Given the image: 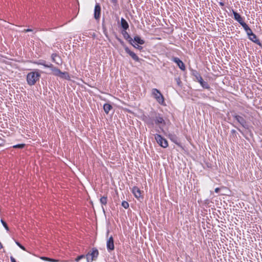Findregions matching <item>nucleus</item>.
<instances>
[{
  "instance_id": "obj_33",
  "label": "nucleus",
  "mask_w": 262,
  "mask_h": 262,
  "mask_svg": "<svg viewBox=\"0 0 262 262\" xmlns=\"http://www.w3.org/2000/svg\"><path fill=\"white\" fill-rule=\"evenodd\" d=\"M31 31H32V29H25L24 30V32H31Z\"/></svg>"
},
{
  "instance_id": "obj_16",
  "label": "nucleus",
  "mask_w": 262,
  "mask_h": 262,
  "mask_svg": "<svg viewBox=\"0 0 262 262\" xmlns=\"http://www.w3.org/2000/svg\"><path fill=\"white\" fill-rule=\"evenodd\" d=\"M112 108V106L110 104L106 103L103 106L104 111L106 114H108Z\"/></svg>"
},
{
  "instance_id": "obj_11",
  "label": "nucleus",
  "mask_w": 262,
  "mask_h": 262,
  "mask_svg": "<svg viewBox=\"0 0 262 262\" xmlns=\"http://www.w3.org/2000/svg\"><path fill=\"white\" fill-rule=\"evenodd\" d=\"M196 79L203 88L206 89H208L209 88L208 83L204 81L202 77L200 76V75L196 76Z\"/></svg>"
},
{
  "instance_id": "obj_22",
  "label": "nucleus",
  "mask_w": 262,
  "mask_h": 262,
  "mask_svg": "<svg viewBox=\"0 0 262 262\" xmlns=\"http://www.w3.org/2000/svg\"><path fill=\"white\" fill-rule=\"evenodd\" d=\"M41 258L43 260H48L49 261H52V262L59 261V260L57 259H52V258H50L46 257H41Z\"/></svg>"
},
{
  "instance_id": "obj_3",
  "label": "nucleus",
  "mask_w": 262,
  "mask_h": 262,
  "mask_svg": "<svg viewBox=\"0 0 262 262\" xmlns=\"http://www.w3.org/2000/svg\"><path fill=\"white\" fill-rule=\"evenodd\" d=\"M53 72V75L58 76L61 78L69 79L70 77L67 72H62L59 69L54 67L52 66V67L50 68Z\"/></svg>"
},
{
  "instance_id": "obj_4",
  "label": "nucleus",
  "mask_w": 262,
  "mask_h": 262,
  "mask_svg": "<svg viewBox=\"0 0 262 262\" xmlns=\"http://www.w3.org/2000/svg\"><path fill=\"white\" fill-rule=\"evenodd\" d=\"M99 252L98 250L95 248H93L92 251L86 255L87 262H93V260H95Z\"/></svg>"
},
{
  "instance_id": "obj_36",
  "label": "nucleus",
  "mask_w": 262,
  "mask_h": 262,
  "mask_svg": "<svg viewBox=\"0 0 262 262\" xmlns=\"http://www.w3.org/2000/svg\"><path fill=\"white\" fill-rule=\"evenodd\" d=\"M3 248V246H2V244H1V243L0 242V249H2Z\"/></svg>"
},
{
  "instance_id": "obj_18",
  "label": "nucleus",
  "mask_w": 262,
  "mask_h": 262,
  "mask_svg": "<svg viewBox=\"0 0 262 262\" xmlns=\"http://www.w3.org/2000/svg\"><path fill=\"white\" fill-rule=\"evenodd\" d=\"M133 41H135L140 45H143L144 43V41L138 36H135Z\"/></svg>"
},
{
  "instance_id": "obj_21",
  "label": "nucleus",
  "mask_w": 262,
  "mask_h": 262,
  "mask_svg": "<svg viewBox=\"0 0 262 262\" xmlns=\"http://www.w3.org/2000/svg\"><path fill=\"white\" fill-rule=\"evenodd\" d=\"M100 201L102 205H105L107 204V197L105 196L101 197Z\"/></svg>"
},
{
  "instance_id": "obj_17",
  "label": "nucleus",
  "mask_w": 262,
  "mask_h": 262,
  "mask_svg": "<svg viewBox=\"0 0 262 262\" xmlns=\"http://www.w3.org/2000/svg\"><path fill=\"white\" fill-rule=\"evenodd\" d=\"M121 23L122 27L124 29L126 30L128 28V25L127 21L124 18H121Z\"/></svg>"
},
{
  "instance_id": "obj_15",
  "label": "nucleus",
  "mask_w": 262,
  "mask_h": 262,
  "mask_svg": "<svg viewBox=\"0 0 262 262\" xmlns=\"http://www.w3.org/2000/svg\"><path fill=\"white\" fill-rule=\"evenodd\" d=\"M155 122L156 124H165V121L163 118L160 116H156L155 118Z\"/></svg>"
},
{
  "instance_id": "obj_26",
  "label": "nucleus",
  "mask_w": 262,
  "mask_h": 262,
  "mask_svg": "<svg viewBox=\"0 0 262 262\" xmlns=\"http://www.w3.org/2000/svg\"><path fill=\"white\" fill-rule=\"evenodd\" d=\"M86 257V255H81L79 256H78L76 259H75V261L78 262L79 260L83 258H85Z\"/></svg>"
},
{
  "instance_id": "obj_35",
  "label": "nucleus",
  "mask_w": 262,
  "mask_h": 262,
  "mask_svg": "<svg viewBox=\"0 0 262 262\" xmlns=\"http://www.w3.org/2000/svg\"><path fill=\"white\" fill-rule=\"evenodd\" d=\"M220 189L219 188H216L215 189V192H216V193L219 192V191H220Z\"/></svg>"
},
{
  "instance_id": "obj_2",
  "label": "nucleus",
  "mask_w": 262,
  "mask_h": 262,
  "mask_svg": "<svg viewBox=\"0 0 262 262\" xmlns=\"http://www.w3.org/2000/svg\"><path fill=\"white\" fill-rule=\"evenodd\" d=\"M152 95L159 103L162 105L164 104V98L158 90L157 89H153L152 90Z\"/></svg>"
},
{
  "instance_id": "obj_13",
  "label": "nucleus",
  "mask_w": 262,
  "mask_h": 262,
  "mask_svg": "<svg viewBox=\"0 0 262 262\" xmlns=\"http://www.w3.org/2000/svg\"><path fill=\"white\" fill-rule=\"evenodd\" d=\"M132 192L137 198L141 197V192L140 189L137 187H134L132 189Z\"/></svg>"
},
{
  "instance_id": "obj_30",
  "label": "nucleus",
  "mask_w": 262,
  "mask_h": 262,
  "mask_svg": "<svg viewBox=\"0 0 262 262\" xmlns=\"http://www.w3.org/2000/svg\"><path fill=\"white\" fill-rule=\"evenodd\" d=\"M15 243L21 249H22L24 250H25V247L24 246H23L22 245H21L18 242H16Z\"/></svg>"
},
{
  "instance_id": "obj_31",
  "label": "nucleus",
  "mask_w": 262,
  "mask_h": 262,
  "mask_svg": "<svg viewBox=\"0 0 262 262\" xmlns=\"http://www.w3.org/2000/svg\"><path fill=\"white\" fill-rule=\"evenodd\" d=\"M126 37H127L129 39L128 41L132 43V41H133V39L129 36L128 34H127V35H126Z\"/></svg>"
},
{
  "instance_id": "obj_24",
  "label": "nucleus",
  "mask_w": 262,
  "mask_h": 262,
  "mask_svg": "<svg viewBox=\"0 0 262 262\" xmlns=\"http://www.w3.org/2000/svg\"><path fill=\"white\" fill-rule=\"evenodd\" d=\"M122 206L125 209H127L129 207L128 203L126 201H123L122 203Z\"/></svg>"
},
{
  "instance_id": "obj_28",
  "label": "nucleus",
  "mask_w": 262,
  "mask_h": 262,
  "mask_svg": "<svg viewBox=\"0 0 262 262\" xmlns=\"http://www.w3.org/2000/svg\"><path fill=\"white\" fill-rule=\"evenodd\" d=\"M135 48L138 49L139 50H141L142 49V47L139 46L138 44L136 45H133L132 43H131Z\"/></svg>"
},
{
  "instance_id": "obj_12",
  "label": "nucleus",
  "mask_w": 262,
  "mask_h": 262,
  "mask_svg": "<svg viewBox=\"0 0 262 262\" xmlns=\"http://www.w3.org/2000/svg\"><path fill=\"white\" fill-rule=\"evenodd\" d=\"M125 52L128 53L132 58L135 60V61H138L139 60V57L137 56V55L133 52L131 51L128 48H125Z\"/></svg>"
},
{
  "instance_id": "obj_23",
  "label": "nucleus",
  "mask_w": 262,
  "mask_h": 262,
  "mask_svg": "<svg viewBox=\"0 0 262 262\" xmlns=\"http://www.w3.org/2000/svg\"><path fill=\"white\" fill-rule=\"evenodd\" d=\"M241 25L243 26L246 31H247L248 29L250 28L248 26L244 21Z\"/></svg>"
},
{
  "instance_id": "obj_32",
  "label": "nucleus",
  "mask_w": 262,
  "mask_h": 262,
  "mask_svg": "<svg viewBox=\"0 0 262 262\" xmlns=\"http://www.w3.org/2000/svg\"><path fill=\"white\" fill-rule=\"evenodd\" d=\"M10 259H11V262H16V260L13 256L10 257Z\"/></svg>"
},
{
  "instance_id": "obj_10",
  "label": "nucleus",
  "mask_w": 262,
  "mask_h": 262,
  "mask_svg": "<svg viewBox=\"0 0 262 262\" xmlns=\"http://www.w3.org/2000/svg\"><path fill=\"white\" fill-rule=\"evenodd\" d=\"M233 117L237 121V122L238 123H239L242 126H245L246 121L242 117L238 115H234Z\"/></svg>"
},
{
  "instance_id": "obj_14",
  "label": "nucleus",
  "mask_w": 262,
  "mask_h": 262,
  "mask_svg": "<svg viewBox=\"0 0 262 262\" xmlns=\"http://www.w3.org/2000/svg\"><path fill=\"white\" fill-rule=\"evenodd\" d=\"M234 19L237 20L240 24H241L243 21L241 15L235 11H233Z\"/></svg>"
},
{
  "instance_id": "obj_27",
  "label": "nucleus",
  "mask_w": 262,
  "mask_h": 262,
  "mask_svg": "<svg viewBox=\"0 0 262 262\" xmlns=\"http://www.w3.org/2000/svg\"><path fill=\"white\" fill-rule=\"evenodd\" d=\"M1 223H2L3 225L4 226V227L5 228V229L8 231L9 230V228L7 225V224L6 223V222H5L3 220H1Z\"/></svg>"
},
{
  "instance_id": "obj_8",
  "label": "nucleus",
  "mask_w": 262,
  "mask_h": 262,
  "mask_svg": "<svg viewBox=\"0 0 262 262\" xmlns=\"http://www.w3.org/2000/svg\"><path fill=\"white\" fill-rule=\"evenodd\" d=\"M172 60L176 62L178 67L183 71H184L185 69V67L184 66V63L178 58L174 57L173 58Z\"/></svg>"
},
{
  "instance_id": "obj_19",
  "label": "nucleus",
  "mask_w": 262,
  "mask_h": 262,
  "mask_svg": "<svg viewBox=\"0 0 262 262\" xmlns=\"http://www.w3.org/2000/svg\"><path fill=\"white\" fill-rule=\"evenodd\" d=\"M37 64L42 65L44 67H47V68H50L52 67V64H46V62L44 61H40L38 62H37Z\"/></svg>"
},
{
  "instance_id": "obj_29",
  "label": "nucleus",
  "mask_w": 262,
  "mask_h": 262,
  "mask_svg": "<svg viewBox=\"0 0 262 262\" xmlns=\"http://www.w3.org/2000/svg\"><path fill=\"white\" fill-rule=\"evenodd\" d=\"M247 35L249 36L251 35V34L253 33L252 30L250 28L248 29V30L246 31Z\"/></svg>"
},
{
  "instance_id": "obj_5",
  "label": "nucleus",
  "mask_w": 262,
  "mask_h": 262,
  "mask_svg": "<svg viewBox=\"0 0 262 262\" xmlns=\"http://www.w3.org/2000/svg\"><path fill=\"white\" fill-rule=\"evenodd\" d=\"M155 138L157 143L162 147L166 148L168 146V143L166 140L163 138L160 135L157 134L155 135Z\"/></svg>"
},
{
  "instance_id": "obj_38",
  "label": "nucleus",
  "mask_w": 262,
  "mask_h": 262,
  "mask_svg": "<svg viewBox=\"0 0 262 262\" xmlns=\"http://www.w3.org/2000/svg\"><path fill=\"white\" fill-rule=\"evenodd\" d=\"M102 209L103 211H104V208L102 207Z\"/></svg>"
},
{
  "instance_id": "obj_9",
  "label": "nucleus",
  "mask_w": 262,
  "mask_h": 262,
  "mask_svg": "<svg viewBox=\"0 0 262 262\" xmlns=\"http://www.w3.org/2000/svg\"><path fill=\"white\" fill-rule=\"evenodd\" d=\"M52 60L53 62H55L58 65L62 64V60L59 56L57 55L56 54H53L51 56Z\"/></svg>"
},
{
  "instance_id": "obj_20",
  "label": "nucleus",
  "mask_w": 262,
  "mask_h": 262,
  "mask_svg": "<svg viewBox=\"0 0 262 262\" xmlns=\"http://www.w3.org/2000/svg\"><path fill=\"white\" fill-rule=\"evenodd\" d=\"M249 39L254 42H258V40L257 39L256 35L252 33L251 35L249 36Z\"/></svg>"
},
{
  "instance_id": "obj_25",
  "label": "nucleus",
  "mask_w": 262,
  "mask_h": 262,
  "mask_svg": "<svg viewBox=\"0 0 262 262\" xmlns=\"http://www.w3.org/2000/svg\"><path fill=\"white\" fill-rule=\"evenodd\" d=\"M25 144H17L13 146L14 148H23L25 147Z\"/></svg>"
},
{
  "instance_id": "obj_7",
  "label": "nucleus",
  "mask_w": 262,
  "mask_h": 262,
  "mask_svg": "<svg viewBox=\"0 0 262 262\" xmlns=\"http://www.w3.org/2000/svg\"><path fill=\"white\" fill-rule=\"evenodd\" d=\"M107 248L108 250H113L114 249V239L112 236L109 237L106 242Z\"/></svg>"
},
{
  "instance_id": "obj_37",
  "label": "nucleus",
  "mask_w": 262,
  "mask_h": 262,
  "mask_svg": "<svg viewBox=\"0 0 262 262\" xmlns=\"http://www.w3.org/2000/svg\"><path fill=\"white\" fill-rule=\"evenodd\" d=\"M111 1L113 3H115L117 1V0H111Z\"/></svg>"
},
{
  "instance_id": "obj_34",
  "label": "nucleus",
  "mask_w": 262,
  "mask_h": 262,
  "mask_svg": "<svg viewBox=\"0 0 262 262\" xmlns=\"http://www.w3.org/2000/svg\"><path fill=\"white\" fill-rule=\"evenodd\" d=\"M4 141L3 140H2L1 139H0V146H2L4 144Z\"/></svg>"
},
{
  "instance_id": "obj_1",
  "label": "nucleus",
  "mask_w": 262,
  "mask_h": 262,
  "mask_svg": "<svg viewBox=\"0 0 262 262\" xmlns=\"http://www.w3.org/2000/svg\"><path fill=\"white\" fill-rule=\"evenodd\" d=\"M40 75L37 72H31L29 73L27 76V83L30 85H33L39 80Z\"/></svg>"
},
{
  "instance_id": "obj_6",
  "label": "nucleus",
  "mask_w": 262,
  "mask_h": 262,
  "mask_svg": "<svg viewBox=\"0 0 262 262\" xmlns=\"http://www.w3.org/2000/svg\"><path fill=\"white\" fill-rule=\"evenodd\" d=\"M101 12V7L99 4H97L95 7L94 10V18L96 20H98L100 18Z\"/></svg>"
}]
</instances>
